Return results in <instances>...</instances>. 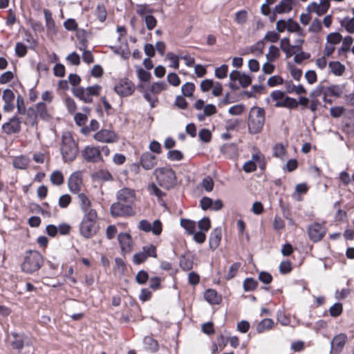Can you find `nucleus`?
Segmentation results:
<instances>
[{"mask_svg":"<svg viewBox=\"0 0 354 354\" xmlns=\"http://www.w3.org/2000/svg\"><path fill=\"white\" fill-rule=\"evenodd\" d=\"M11 348L17 354H32L33 348L29 338L23 333L11 332L8 337Z\"/></svg>","mask_w":354,"mask_h":354,"instance_id":"f257e3e1","label":"nucleus"},{"mask_svg":"<svg viewBox=\"0 0 354 354\" xmlns=\"http://www.w3.org/2000/svg\"><path fill=\"white\" fill-rule=\"evenodd\" d=\"M265 114L263 108L254 106L251 109L248 122L250 133L257 134L262 130L265 123Z\"/></svg>","mask_w":354,"mask_h":354,"instance_id":"f03ea898","label":"nucleus"},{"mask_svg":"<svg viewBox=\"0 0 354 354\" xmlns=\"http://www.w3.org/2000/svg\"><path fill=\"white\" fill-rule=\"evenodd\" d=\"M158 184L165 189H169L176 185L175 171L170 167H160L154 170Z\"/></svg>","mask_w":354,"mask_h":354,"instance_id":"7ed1b4c3","label":"nucleus"},{"mask_svg":"<svg viewBox=\"0 0 354 354\" xmlns=\"http://www.w3.org/2000/svg\"><path fill=\"white\" fill-rule=\"evenodd\" d=\"M61 153L64 162H73L78 153V147L73 137L64 134L62 138Z\"/></svg>","mask_w":354,"mask_h":354,"instance_id":"20e7f679","label":"nucleus"},{"mask_svg":"<svg viewBox=\"0 0 354 354\" xmlns=\"http://www.w3.org/2000/svg\"><path fill=\"white\" fill-rule=\"evenodd\" d=\"M43 261V257L39 252L30 250L26 254L21 269L26 273H32L41 268Z\"/></svg>","mask_w":354,"mask_h":354,"instance_id":"39448f33","label":"nucleus"},{"mask_svg":"<svg viewBox=\"0 0 354 354\" xmlns=\"http://www.w3.org/2000/svg\"><path fill=\"white\" fill-rule=\"evenodd\" d=\"M97 214L84 215L80 226V234L86 239L93 237L97 230L96 225Z\"/></svg>","mask_w":354,"mask_h":354,"instance_id":"423d86ee","label":"nucleus"},{"mask_svg":"<svg viewBox=\"0 0 354 354\" xmlns=\"http://www.w3.org/2000/svg\"><path fill=\"white\" fill-rule=\"evenodd\" d=\"M307 232L309 239L316 243L321 241L325 236L326 229L324 224L315 222L308 225Z\"/></svg>","mask_w":354,"mask_h":354,"instance_id":"0eeeda50","label":"nucleus"},{"mask_svg":"<svg viewBox=\"0 0 354 354\" xmlns=\"http://www.w3.org/2000/svg\"><path fill=\"white\" fill-rule=\"evenodd\" d=\"M82 156L87 162L97 163L102 160V156L99 147L86 146L82 151Z\"/></svg>","mask_w":354,"mask_h":354,"instance_id":"6e6552de","label":"nucleus"},{"mask_svg":"<svg viewBox=\"0 0 354 354\" xmlns=\"http://www.w3.org/2000/svg\"><path fill=\"white\" fill-rule=\"evenodd\" d=\"M110 212L113 217L132 216L134 214L131 206L119 201L111 205Z\"/></svg>","mask_w":354,"mask_h":354,"instance_id":"1a4fd4ad","label":"nucleus"},{"mask_svg":"<svg viewBox=\"0 0 354 354\" xmlns=\"http://www.w3.org/2000/svg\"><path fill=\"white\" fill-rule=\"evenodd\" d=\"M22 121L20 118L14 115L10 118L9 121L3 124L1 128L3 131L7 135L19 133L21 131V124Z\"/></svg>","mask_w":354,"mask_h":354,"instance_id":"9d476101","label":"nucleus"},{"mask_svg":"<svg viewBox=\"0 0 354 354\" xmlns=\"http://www.w3.org/2000/svg\"><path fill=\"white\" fill-rule=\"evenodd\" d=\"M138 228L145 232H152L156 236L160 235L162 231V223L158 219L155 220L152 225L148 221L141 220L139 222Z\"/></svg>","mask_w":354,"mask_h":354,"instance_id":"9b49d317","label":"nucleus"},{"mask_svg":"<svg viewBox=\"0 0 354 354\" xmlns=\"http://www.w3.org/2000/svg\"><path fill=\"white\" fill-rule=\"evenodd\" d=\"M114 91L119 95L129 96L133 93L134 85L131 81L127 79H122L115 86Z\"/></svg>","mask_w":354,"mask_h":354,"instance_id":"f8f14e48","label":"nucleus"},{"mask_svg":"<svg viewBox=\"0 0 354 354\" xmlns=\"http://www.w3.org/2000/svg\"><path fill=\"white\" fill-rule=\"evenodd\" d=\"M118 201L127 203L132 207L136 201L135 191L130 188H122L116 194Z\"/></svg>","mask_w":354,"mask_h":354,"instance_id":"ddd939ff","label":"nucleus"},{"mask_svg":"<svg viewBox=\"0 0 354 354\" xmlns=\"http://www.w3.org/2000/svg\"><path fill=\"white\" fill-rule=\"evenodd\" d=\"M93 138L95 140L104 143H113L118 141L116 133L109 129H101L94 134Z\"/></svg>","mask_w":354,"mask_h":354,"instance_id":"4468645a","label":"nucleus"},{"mask_svg":"<svg viewBox=\"0 0 354 354\" xmlns=\"http://www.w3.org/2000/svg\"><path fill=\"white\" fill-rule=\"evenodd\" d=\"M82 180L79 172L73 173L68 179L69 190L74 194H79L81 190Z\"/></svg>","mask_w":354,"mask_h":354,"instance_id":"2eb2a0df","label":"nucleus"},{"mask_svg":"<svg viewBox=\"0 0 354 354\" xmlns=\"http://www.w3.org/2000/svg\"><path fill=\"white\" fill-rule=\"evenodd\" d=\"M77 198L80 209L84 213V215H88V214H91V213L97 214L95 209L92 208L91 202L85 194L79 193L77 194Z\"/></svg>","mask_w":354,"mask_h":354,"instance_id":"dca6fc26","label":"nucleus"},{"mask_svg":"<svg viewBox=\"0 0 354 354\" xmlns=\"http://www.w3.org/2000/svg\"><path fill=\"white\" fill-rule=\"evenodd\" d=\"M347 336L344 333L335 335L330 342V348L335 353L341 352L344 347Z\"/></svg>","mask_w":354,"mask_h":354,"instance_id":"f3484780","label":"nucleus"},{"mask_svg":"<svg viewBox=\"0 0 354 354\" xmlns=\"http://www.w3.org/2000/svg\"><path fill=\"white\" fill-rule=\"evenodd\" d=\"M156 164V156L151 152H145L140 157V165L146 170L151 169Z\"/></svg>","mask_w":354,"mask_h":354,"instance_id":"a211bd4d","label":"nucleus"},{"mask_svg":"<svg viewBox=\"0 0 354 354\" xmlns=\"http://www.w3.org/2000/svg\"><path fill=\"white\" fill-rule=\"evenodd\" d=\"M221 240V229H214L209 235V245L212 250H215L220 244Z\"/></svg>","mask_w":354,"mask_h":354,"instance_id":"6ab92c4d","label":"nucleus"},{"mask_svg":"<svg viewBox=\"0 0 354 354\" xmlns=\"http://www.w3.org/2000/svg\"><path fill=\"white\" fill-rule=\"evenodd\" d=\"M329 8L330 6L327 5L313 1L308 6L306 9L308 12H315L318 16H322L328 12Z\"/></svg>","mask_w":354,"mask_h":354,"instance_id":"aec40b11","label":"nucleus"},{"mask_svg":"<svg viewBox=\"0 0 354 354\" xmlns=\"http://www.w3.org/2000/svg\"><path fill=\"white\" fill-rule=\"evenodd\" d=\"M205 299L210 304H219L222 300L221 296L213 289H207L204 293Z\"/></svg>","mask_w":354,"mask_h":354,"instance_id":"412c9836","label":"nucleus"},{"mask_svg":"<svg viewBox=\"0 0 354 354\" xmlns=\"http://www.w3.org/2000/svg\"><path fill=\"white\" fill-rule=\"evenodd\" d=\"M274 106L293 109L298 106V102L293 97L286 96L282 100L276 102Z\"/></svg>","mask_w":354,"mask_h":354,"instance_id":"4be33fe9","label":"nucleus"},{"mask_svg":"<svg viewBox=\"0 0 354 354\" xmlns=\"http://www.w3.org/2000/svg\"><path fill=\"white\" fill-rule=\"evenodd\" d=\"M36 111L37 116H39L44 121H49L50 115L47 110L46 104L44 102H38L36 104Z\"/></svg>","mask_w":354,"mask_h":354,"instance_id":"5701e85b","label":"nucleus"},{"mask_svg":"<svg viewBox=\"0 0 354 354\" xmlns=\"http://www.w3.org/2000/svg\"><path fill=\"white\" fill-rule=\"evenodd\" d=\"M275 12L278 14L288 13L292 8V0H281L279 4L275 6Z\"/></svg>","mask_w":354,"mask_h":354,"instance_id":"b1692460","label":"nucleus"},{"mask_svg":"<svg viewBox=\"0 0 354 354\" xmlns=\"http://www.w3.org/2000/svg\"><path fill=\"white\" fill-rule=\"evenodd\" d=\"M286 92L288 93H295L297 94H304L306 93V88L301 84L295 86L291 80L285 82Z\"/></svg>","mask_w":354,"mask_h":354,"instance_id":"393cba45","label":"nucleus"},{"mask_svg":"<svg viewBox=\"0 0 354 354\" xmlns=\"http://www.w3.org/2000/svg\"><path fill=\"white\" fill-rule=\"evenodd\" d=\"M143 345L145 350L151 352H156L158 351L159 345L155 339L151 336H146L143 339Z\"/></svg>","mask_w":354,"mask_h":354,"instance_id":"a878e982","label":"nucleus"},{"mask_svg":"<svg viewBox=\"0 0 354 354\" xmlns=\"http://www.w3.org/2000/svg\"><path fill=\"white\" fill-rule=\"evenodd\" d=\"M118 240L122 250L130 248L132 240L129 234L120 233L118 236Z\"/></svg>","mask_w":354,"mask_h":354,"instance_id":"bb28decb","label":"nucleus"},{"mask_svg":"<svg viewBox=\"0 0 354 354\" xmlns=\"http://www.w3.org/2000/svg\"><path fill=\"white\" fill-rule=\"evenodd\" d=\"M343 93V86L337 84L325 87L324 95L339 97Z\"/></svg>","mask_w":354,"mask_h":354,"instance_id":"cd10ccee","label":"nucleus"},{"mask_svg":"<svg viewBox=\"0 0 354 354\" xmlns=\"http://www.w3.org/2000/svg\"><path fill=\"white\" fill-rule=\"evenodd\" d=\"M30 159L26 156H19L15 157L12 160V165L15 168L19 169H26L28 165Z\"/></svg>","mask_w":354,"mask_h":354,"instance_id":"c85d7f7f","label":"nucleus"},{"mask_svg":"<svg viewBox=\"0 0 354 354\" xmlns=\"http://www.w3.org/2000/svg\"><path fill=\"white\" fill-rule=\"evenodd\" d=\"M330 71L336 76H341L345 71V66L338 61H332L328 63Z\"/></svg>","mask_w":354,"mask_h":354,"instance_id":"c756f323","label":"nucleus"},{"mask_svg":"<svg viewBox=\"0 0 354 354\" xmlns=\"http://www.w3.org/2000/svg\"><path fill=\"white\" fill-rule=\"evenodd\" d=\"M274 322L271 319L266 318L262 319L257 326V332L262 333L266 330L272 328Z\"/></svg>","mask_w":354,"mask_h":354,"instance_id":"7c9ffc66","label":"nucleus"},{"mask_svg":"<svg viewBox=\"0 0 354 354\" xmlns=\"http://www.w3.org/2000/svg\"><path fill=\"white\" fill-rule=\"evenodd\" d=\"M180 225L183 227L189 234H192L196 230V223L194 221L181 218Z\"/></svg>","mask_w":354,"mask_h":354,"instance_id":"2f4dec72","label":"nucleus"},{"mask_svg":"<svg viewBox=\"0 0 354 354\" xmlns=\"http://www.w3.org/2000/svg\"><path fill=\"white\" fill-rule=\"evenodd\" d=\"M340 24L348 33H354V17H346L341 21Z\"/></svg>","mask_w":354,"mask_h":354,"instance_id":"473e14b6","label":"nucleus"},{"mask_svg":"<svg viewBox=\"0 0 354 354\" xmlns=\"http://www.w3.org/2000/svg\"><path fill=\"white\" fill-rule=\"evenodd\" d=\"M195 85L192 82H186L181 87V92L185 97H192L195 90Z\"/></svg>","mask_w":354,"mask_h":354,"instance_id":"72a5a7b5","label":"nucleus"},{"mask_svg":"<svg viewBox=\"0 0 354 354\" xmlns=\"http://www.w3.org/2000/svg\"><path fill=\"white\" fill-rule=\"evenodd\" d=\"M142 252L145 254L146 257H153L156 258L157 257L156 253V248L153 244H149L147 245H144L142 248Z\"/></svg>","mask_w":354,"mask_h":354,"instance_id":"f704fd0d","label":"nucleus"},{"mask_svg":"<svg viewBox=\"0 0 354 354\" xmlns=\"http://www.w3.org/2000/svg\"><path fill=\"white\" fill-rule=\"evenodd\" d=\"M258 282L253 278H246L243 283V289L245 292L253 291L257 286Z\"/></svg>","mask_w":354,"mask_h":354,"instance_id":"c9c22d12","label":"nucleus"},{"mask_svg":"<svg viewBox=\"0 0 354 354\" xmlns=\"http://www.w3.org/2000/svg\"><path fill=\"white\" fill-rule=\"evenodd\" d=\"M183 157V153L177 149L169 150L167 154V158L171 161H180Z\"/></svg>","mask_w":354,"mask_h":354,"instance_id":"e433bc0d","label":"nucleus"},{"mask_svg":"<svg viewBox=\"0 0 354 354\" xmlns=\"http://www.w3.org/2000/svg\"><path fill=\"white\" fill-rule=\"evenodd\" d=\"M50 181L53 185H60L64 182V176L61 171H54L50 176Z\"/></svg>","mask_w":354,"mask_h":354,"instance_id":"4c0bfd02","label":"nucleus"},{"mask_svg":"<svg viewBox=\"0 0 354 354\" xmlns=\"http://www.w3.org/2000/svg\"><path fill=\"white\" fill-rule=\"evenodd\" d=\"M238 81L239 82L240 86L242 88H246L251 84L252 81V77L251 75L245 74V73L241 72L240 77L238 80Z\"/></svg>","mask_w":354,"mask_h":354,"instance_id":"58836bf2","label":"nucleus"},{"mask_svg":"<svg viewBox=\"0 0 354 354\" xmlns=\"http://www.w3.org/2000/svg\"><path fill=\"white\" fill-rule=\"evenodd\" d=\"M167 88V84L164 82H153L151 87L150 91L154 94H158L162 91H164Z\"/></svg>","mask_w":354,"mask_h":354,"instance_id":"ea45409f","label":"nucleus"},{"mask_svg":"<svg viewBox=\"0 0 354 354\" xmlns=\"http://www.w3.org/2000/svg\"><path fill=\"white\" fill-rule=\"evenodd\" d=\"M228 71V66L227 64H222L220 67L215 69V76L218 79H223L227 77Z\"/></svg>","mask_w":354,"mask_h":354,"instance_id":"a19ab883","label":"nucleus"},{"mask_svg":"<svg viewBox=\"0 0 354 354\" xmlns=\"http://www.w3.org/2000/svg\"><path fill=\"white\" fill-rule=\"evenodd\" d=\"M96 177L103 181H110L113 180L111 174L105 169H100L95 174Z\"/></svg>","mask_w":354,"mask_h":354,"instance_id":"79ce46f5","label":"nucleus"},{"mask_svg":"<svg viewBox=\"0 0 354 354\" xmlns=\"http://www.w3.org/2000/svg\"><path fill=\"white\" fill-rule=\"evenodd\" d=\"M279 56V48L274 45H271L269 48L268 53L266 55L267 59L270 62H272L277 59Z\"/></svg>","mask_w":354,"mask_h":354,"instance_id":"37998d69","label":"nucleus"},{"mask_svg":"<svg viewBox=\"0 0 354 354\" xmlns=\"http://www.w3.org/2000/svg\"><path fill=\"white\" fill-rule=\"evenodd\" d=\"M146 27L149 30H153L157 25V20L154 16L148 15L145 17Z\"/></svg>","mask_w":354,"mask_h":354,"instance_id":"c03bdc74","label":"nucleus"},{"mask_svg":"<svg viewBox=\"0 0 354 354\" xmlns=\"http://www.w3.org/2000/svg\"><path fill=\"white\" fill-rule=\"evenodd\" d=\"M15 50L17 57H23L27 53V47L24 44L21 42H17L15 46Z\"/></svg>","mask_w":354,"mask_h":354,"instance_id":"a18cd8bd","label":"nucleus"},{"mask_svg":"<svg viewBox=\"0 0 354 354\" xmlns=\"http://www.w3.org/2000/svg\"><path fill=\"white\" fill-rule=\"evenodd\" d=\"M342 35L337 32L330 33L326 37L327 42L332 44H338L342 41Z\"/></svg>","mask_w":354,"mask_h":354,"instance_id":"49530a36","label":"nucleus"},{"mask_svg":"<svg viewBox=\"0 0 354 354\" xmlns=\"http://www.w3.org/2000/svg\"><path fill=\"white\" fill-rule=\"evenodd\" d=\"M167 59H168L171 64L169 66L174 68L175 69H178L179 68V57L175 55L173 53H168L167 54Z\"/></svg>","mask_w":354,"mask_h":354,"instance_id":"de8ad7c7","label":"nucleus"},{"mask_svg":"<svg viewBox=\"0 0 354 354\" xmlns=\"http://www.w3.org/2000/svg\"><path fill=\"white\" fill-rule=\"evenodd\" d=\"M248 18V12L244 10H239L236 12L235 21L239 24H243L246 22Z\"/></svg>","mask_w":354,"mask_h":354,"instance_id":"09e8293b","label":"nucleus"},{"mask_svg":"<svg viewBox=\"0 0 354 354\" xmlns=\"http://www.w3.org/2000/svg\"><path fill=\"white\" fill-rule=\"evenodd\" d=\"M149 279V274L145 270H140L136 277V281L140 285L145 284Z\"/></svg>","mask_w":354,"mask_h":354,"instance_id":"8fccbe9b","label":"nucleus"},{"mask_svg":"<svg viewBox=\"0 0 354 354\" xmlns=\"http://www.w3.org/2000/svg\"><path fill=\"white\" fill-rule=\"evenodd\" d=\"M44 13L47 29L51 30L55 27V21L52 17V14L48 10H44Z\"/></svg>","mask_w":354,"mask_h":354,"instance_id":"3c124183","label":"nucleus"},{"mask_svg":"<svg viewBox=\"0 0 354 354\" xmlns=\"http://www.w3.org/2000/svg\"><path fill=\"white\" fill-rule=\"evenodd\" d=\"M322 29V21L316 18L315 19L310 26L308 27V31L310 32H318Z\"/></svg>","mask_w":354,"mask_h":354,"instance_id":"603ef678","label":"nucleus"},{"mask_svg":"<svg viewBox=\"0 0 354 354\" xmlns=\"http://www.w3.org/2000/svg\"><path fill=\"white\" fill-rule=\"evenodd\" d=\"M290 32H296L299 36L303 37L304 35V30L301 28L297 22H294L288 26V30Z\"/></svg>","mask_w":354,"mask_h":354,"instance_id":"864d4df0","label":"nucleus"},{"mask_svg":"<svg viewBox=\"0 0 354 354\" xmlns=\"http://www.w3.org/2000/svg\"><path fill=\"white\" fill-rule=\"evenodd\" d=\"M343 307L340 303H335L329 309L330 315L332 317H337L342 313Z\"/></svg>","mask_w":354,"mask_h":354,"instance_id":"5fc2aeb1","label":"nucleus"},{"mask_svg":"<svg viewBox=\"0 0 354 354\" xmlns=\"http://www.w3.org/2000/svg\"><path fill=\"white\" fill-rule=\"evenodd\" d=\"M353 38L351 36H346L344 38L342 46L339 49V53L341 51L347 52L350 50L351 46L353 44Z\"/></svg>","mask_w":354,"mask_h":354,"instance_id":"6e6d98bb","label":"nucleus"},{"mask_svg":"<svg viewBox=\"0 0 354 354\" xmlns=\"http://www.w3.org/2000/svg\"><path fill=\"white\" fill-rule=\"evenodd\" d=\"M200 140L204 142H209L212 138V133L207 129H202L198 133Z\"/></svg>","mask_w":354,"mask_h":354,"instance_id":"4d7b16f0","label":"nucleus"},{"mask_svg":"<svg viewBox=\"0 0 354 354\" xmlns=\"http://www.w3.org/2000/svg\"><path fill=\"white\" fill-rule=\"evenodd\" d=\"M137 74L139 80L141 82H147L149 81L151 75V73L142 68H139L137 70Z\"/></svg>","mask_w":354,"mask_h":354,"instance_id":"13d9d810","label":"nucleus"},{"mask_svg":"<svg viewBox=\"0 0 354 354\" xmlns=\"http://www.w3.org/2000/svg\"><path fill=\"white\" fill-rule=\"evenodd\" d=\"M198 226L201 231L207 232L211 227L210 220L208 217H204L198 222Z\"/></svg>","mask_w":354,"mask_h":354,"instance_id":"bf43d9fd","label":"nucleus"},{"mask_svg":"<svg viewBox=\"0 0 354 354\" xmlns=\"http://www.w3.org/2000/svg\"><path fill=\"white\" fill-rule=\"evenodd\" d=\"M273 150H274V155L277 158L282 159L283 158V156H285L286 149H285L284 146L281 143H278V144L275 145L273 148Z\"/></svg>","mask_w":354,"mask_h":354,"instance_id":"052dcab7","label":"nucleus"},{"mask_svg":"<svg viewBox=\"0 0 354 354\" xmlns=\"http://www.w3.org/2000/svg\"><path fill=\"white\" fill-rule=\"evenodd\" d=\"M245 110V106L243 104H236L232 106H231L229 110L228 113L230 115H239L242 114V113Z\"/></svg>","mask_w":354,"mask_h":354,"instance_id":"680f3d73","label":"nucleus"},{"mask_svg":"<svg viewBox=\"0 0 354 354\" xmlns=\"http://www.w3.org/2000/svg\"><path fill=\"white\" fill-rule=\"evenodd\" d=\"M97 17L100 22H104L106 18V11L103 5H97L96 8Z\"/></svg>","mask_w":354,"mask_h":354,"instance_id":"e2e57ef3","label":"nucleus"},{"mask_svg":"<svg viewBox=\"0 0 354 354\" xmlns=\"http://www.w3.org/2000/svg\"><path fill=\"white\" fill-rule=\"evenodd\" d=\"M214 181L212 178L209 176H207L205 178H203L202 181V186L204 188V189L208 192H212L214 188Z\"/></svg>","mask_w":354,"mask_h":354,"instance_id":"0e129e2a","label":"nucleus"},{"mask_svg":"<svg viewBox=\"0 0 354 354\" xmlns=\"http://www.w3.org/2000/svg\"><path fill=\"white\" fill-rule=\"evenodd\" d=\"M151 194L155 195L158 198H161L165 194L161 191L155 183H151L149 185L148 188Z\"/></svg>","mask_w":354,"mask_h":354,"instance_id":"69168bd1","label":"nucleus"},{"mask_svg":"<svg viewBox=\"0 0 354 354\" xmlns=\"http://www.w3.org/2000/svg\"><path fill=\"white\" fill-rule=\"evenodd\" d=\"M167 82L174 86H178L180 84V77L175 73H170L167 77Z\"/></svg>","mask_w":354,"mask_h":354,"instance_id":"338daca9","label":"nucleus"},{"mask_svg":"<svg viewBox=\"0 0 354 354\" xmlns=\"http://www.w3.org/2000/svg\"><path fill=\"white\" fill-rule=\"evenodd\" d=\"M213 205V200L207 196H203L200 201V206L203 210L211 209Z\"/></svg>","mask_w":354,"mask_h":354,"instance_id":"774afa93","label":"nucleus"}]
</instances>
